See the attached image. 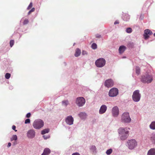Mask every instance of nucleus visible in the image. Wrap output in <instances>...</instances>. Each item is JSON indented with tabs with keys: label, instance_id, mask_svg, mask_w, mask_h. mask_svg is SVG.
<instances>
[{
	"label": "nucleus",
	"instance_id": "1",
	"mask_svg": "<svg viewBox=\"0 0 155 155\" xmlns=\"http://www.w3.org/2000/svg\"><path fill=\"white\" fill-rule=\"evenodd\" d=\"M129 128L120 127L118 130V132L120 139L124 140L127 138L129 136Z\"/></svg>",
	"mask_w": 155,
	"mask_h": 155
},
{
	"label": "nucleus",
	"instance_id": "2",
	"mask_svg": "<svg viewBox=\"0 0 155 155\" xmlns=\"http://www.w3.org/2000/svg\"><path fill=\"white\" fill-rule=\"evenodd\" d=\"M152 75L148 74L142 75L140 78V81L143 83H150L153 81Z\"/></svg>",
	"mask_w": 155,
	"mask_h": 155
},
{
	"label": "nucleus",
	"instance_id": "3",
	"mask_svg": "<svg viewBox=\"0 0 155 155\" xmlns=\"http://www.w3.org/2000/svg\"><path fill=\"white\" fill-rule=\"evenodd\" d=\"M44 121L40 119H37L34 120L32 124L34 128L37 130H39L44 126Z\"/></svg>",
	"mask_w": 155,
	"mask_h": 155
},
{
	"label": "nucleus",
	"instance_id": "4",
	"mask_svg": "<svg viewBox=\"0 0 155 155\" xmlns=\"http://www.w3.org/2000/svg\"><path fill=\"white\" fill-rule=\"evenodd\" d=\"M131 119L130 117L129 113L125 112L121 116V122L124 123H129Z\"/></svg>",
	"mask_w": 155,
	"mask_h": 155
},
{
	"label": "nucleus",
	"instance_id": "5",
	"mask_svg": "<svg viewBox=\"0 0 155 155\" xmlns=\"http://www.w3.org/2000/svg\"><path fill=\"white\" fill-rule=\"evenodd\" d=\"M140 97L141 94L140 93L139 90H136L133 92L132 95V99L134 102H139L140 100Z\"/></svg>",
	"mask_w": 155,
	"mask_h": 155
},
{
	"label": "nucleus",
	"instance_id": "6",
	"mask_svg": "<svg viewBox=\"0 0 155 155\" xmlns=\"http://www.w3.org/2000/svg\"><path fill=\"white\" fill-rule=\"evenodd\" d=\"M106 61L104 58H100L97 59L95 61L96 66L97 68H102L106 64Z\"/></svg>",
	"mask_w": 155,
	"mask_h": 155
},
{
	"label": "nucleus",
	"instance_id": "7",
	"mask_svg": "<svg viewBox=\"0 0 155 155\" xmlns=\"http://www.w3.org/2000/svg\"><path fill=\"white\" fill-rule=\"evenodd\" d=\"M126 145L129 149L133 150L137 146V143L134 139H131L128 140Z\"/></svg>",
	"mask_w": 155,
	"mask_h": 155
},
{
	"label": "nucleus",
	"instance_id": "8",
	"mask_svg": "<svg viewBox=\"0 0 155 155\" xmlns=\"http://www.w3.org/2000/svg\"><path fill=\"white\" fill-rule=\"evenodd\" d=\"M85 103V100L83 97H80L77 98L75 101V103L79 107L83 106Z\"/></svg>",
	"mask_w": 155,
	"mask_h": 155
},
{
	"label": "nucleus",
	"instance_id": "9",
	"mask_svg": "<svg viewBox=\"0 0 155 155\" xmlns=\"http://www.w3.org/2000/svg\"><path fill=\"white\" fill-rule=\"evenodd\" d=\"M119 90L116 87H113L108 92V95L110 97H116L118 94Z\"/></svg>",
	"mask_w": 155,
	"mask_h": 155
},
{
	"label": "nucleus",
	"instance_id": "10",
	"mask_svg": "<svg viewBox=\"0 0 155 155\" xmlns=\"http://www.w3.org/2000/svg\"><path fill=\"white\" fill-rule=\"evenodd\" d=\"M36 135L35 130L33 129L28 130L26 133V136L29 139H33L35 138Z\"/></svg>",
	"mask_w": 155,
	"mask_h": 155
},
{
	"label": "nucleus",
	"instance_id": "11",
	"mask_svg": "<svg viewBox=\"0 0 155 155\" xmlns=\"http://www.w3.org/2000/svg\"><path fill=\"white\" fill-rule=\"evenodd\" d=\"M153 34L152 31L149 29H146L144 30L143 36L145 39L147 40L149 37L150 36Z\"/></svg>",
	"mask_w": 155,
	"mask_h": 155
},
{
	"label": "nucleus",
	"instance_id": "12",
	"mask_svg": "<svg viewBox=\"0 0 155 155\" xmlns=\"http://www.w3.org/2000/svg\"><path fill=\"white\" fill-rule=\"evenodd\" d=\"M74 119L71 115L67 116L65 118V122L67 124L71 125L73 124Z\"/></svg>",
	"mask_w": 155,
	"mask_h": 155
},
{
	"label": "nucleus",
	"instance_id": "13",
	"mask_svg": "<svg viewBox=\"0 0 155 155\" xmlns=\"http://www.w3.org/2000/svg\"><path fill=\"white\" fill-rule=\"evenodd\" d=\"M104 84L106 87H110L113 86L114 82L111 79H108L105 81Z\"/></svg>",
	"mask_w": 155,
	"mask_h": 155
},
{
	"label": "nucleus",
	"instance_id": "14",
	"mask_svg": "<svg viewBox=\"0 0 155 155\" xmlns=\"http://www.w3.org/2000/svg\"><path fill=\"white\" fill-rule=\"evenodd\" d=\"M119 110L117 107L116 106L113 107L112 109V113L113 115L116 117L118 116L119 114Z\"/></svg>",
	"mask_w": 155,
	"mask_h": 155
},
{
	"label": "nucleus",
	"instance_id": "15",
	"mask_svg": "<svg viewBox=\"0 0 155 155\" xmlns=\"http://www.w3.org/2000/svg\"><path fill=\"white\" fill-rule=\"evenodd\" d=\"M107 107L105 105H102L100 108L99 110V113L100 114L104 113L107 110Z\"/></svg>",
	"mask_w": 155,
	"mask_h": 155
},
{
	"label": "nucleus",
	"instance_id": "16",
	"mask_svg": "<svg viewBox=\"0 0 155 155\" xmlns=\"http://www.w3.org/2000/svg\"><path fill=\"white\" fill-rule=\"evenodd\" d=\"M130 17V15L128 14L123 13L121 18L124 21H129Z\"/></svg>",
	"mask_w": 155,
	"mask_h": 155
},
{
	"label": "nucleus",
	"instance_id": "17",
	"mask_svg": "<svg viewBox=\"0 0 155 155\" xmlns=\"http://www.w3.org/2000/svg\"><path fill=\"white\" fill-rule=\"evenodd\" d=\"M78 116L81 120H85L87 117V114L84 112H81L78 114Z\"/></svg>",
	"mask_w": 155,
	"mask_h": 155
},
{
	"label": "nucleus",
	"instance_id": "18",
	"mask_svg": "<svg viewBox=\"0 0 155 155\" xmlns=\"http://www.w3.org/2000/svg\"><path fill=\"white\" fill-rule=\"evenodd\" d=\"M51 151L50 149L48 148H45L44 149L43 153L41 155H49L51 153Z\"/></svg>",
	"mask_w": 155,
	"mask_h": 155
},
{
	"label": "nucleus",
	"instance_id": "19",
	"mask_svg": "<svg viewBox=\"0 0 155 155\" xmlns=\"http://www.w3.org/2000/svg\"><path fill=\"white\" fill-rule=\"evenodd\" d=\"M126 48L124 45H121L119 48L118 51L120 54L123 53L126 50Z\"/></svg>",
	"mask_w": 155,
	"mask_h": 155
},
{
	"label": "nucleus",
	"instance_id": "20",
	"mask_svg": "<svg viewBox=\"0 0 155 155\" xmlns=\"http://www.w3.org/2000/svg\"><path fill=\"white\" fill-rule=\"evenodd\" d=\"M147 155H155V148L150 149L148 152Z\"/></svg>",
	"mask_w": 155,
	"mask_h": 155
},
{
	"label": "nucleus",
	"instance_id": "21",
	"mask_svg": "<svg viewBox=\"0 0 155 155\" xmlns=\"http://www.w3.org/2000/svg\"><path fill=\"white\" fill-rule=\"evenodd\" d=\"M81 54V50L79 48H77L75 50L74 56L76 57H78Z\"/></svg>",
	"mask_w": 155,
	"mask_h": 155
},
{
	"label": "nucleus",
	"instance_id": "22",
	"mask_svg": "<svg viewBox=\"0 0 155 155\" xmlns=\"http://www.w3.org/2000/svg\"><path fill=\"white\" fill-rule=\"evenodd\" d=\"M149 127L152 130H155V121H153L151 122L149 125Z\"/></svg>",
	"mask_w": 155,
	"mask_h": 155
},
{
	"label": "nucleus",
	"instance_id": "23",
	"mask_svg": "<svg viewBox=\"0 0 155 155\" xmlns=\"http://www.w3.org/2000/svg\"><path fill=\"white\" fill-rule=\"evenodd\" d=\"M50 130L49 128L45 129L41 131V134L42 135H44L45 134L48 133L49 132Z\"/></svg>",
	"mask_w": 155,
	"mask_h": 155
},
{
	"label": "nucleus",
	"instance_id": "24",
	"mask_svg": "<svg viewBox=\"0 0 155 155\" xmlns=\"http://www.w3.org/2000/svg\"><path fill=\"white\" fill-rule=\"evenodd\" d=\"M18 137L17 135L15 134L12 136L10 138L11 141H16L17 140Z\"/></svg>",
	"mask_w": 155,
	"mask_h": 155
},
{
	"label": "nucleus",
	"instance_id": "25",
	"mask_svg": "<svg viewBox=\"0 0 155 155\" xmlns=\"http://www.w3.org/2000/svg\"><path fill=\"white\" fill-rule=\"evenodd\" d=\"M150 140L153 143L155 144V134H152L151 135Z\"/></svg>",
	"mask_w": 155,
	"mask_h": 155
},
{
	"label": "nucleus",
	"instance_id": "26",
	"mask_svg": "<svg viewBox=\"0 0 155 155\" xmlns=\"http://www.w3.org/2000/svg\"><path fill=\"white\" fill-rule=\"evenodd\" d=\"M135 72L136 74L139 75L140 74V69L138 66H136L135 68Z\"/></svg>",
	"mask_w": 155,
	"mask_h": 155
},
{
	"label": "nucleus",
	"instance_id": "27",
	"mask_svg": "<svg viewBox=\"0 0 155 155\" xmlns=\"http://www.w3.org/2000/svg\"><path fill=\"white\" fill-rule=\"evenodd\" d=\"M134 43L132 42H129L127 44V46L129 48H133L134 46Z\"/></svg>",
	"mask_w": 155,
	"mask_h": 155
},
{
	"label": "nucleus",
	"instance_id": "28",
	"mask_svg": "<svg viewBox=\"0 0 155 155\" xmlns=\"http://www.w3.org/2000/svg\"><path fill=\"white\" fill-rule=\"evenodd\" d=\"M90 150L92 151L93 153H96V148L95 146H91L90 147Z\"/></svg>",
	"mask_w": 155,
	"mask_h": 155
},
{
	"label": "nucleus",
	"instance_id": "29",
	"mask_svg": "<svg viewBox=\"0 0 155 155\" xmlns=\"http://www.w3.org/2000/svg\"><path fill=\"white\" fill-rule=\"evenodd\" d=\"M62 104L63 106L66 107L68 104V101L66 100H64L62 101Z\"/></svg>",
	"mask_w": 155,
	"mask_h": 155
},
{
	"label": "nucleus",
	"instance_id": "30",
	"mask_svg": "<svg viewBox=\"0 0 155 155\" xmlns=\"http://www.w3.org/2000/svg\"><path fill=\"white\" fill-rule=\"evenodd\" d=\"M112 152V150L111 148H110L107 150L106 152L107 155H110Z\"/></svg>",
	"mask_w": 155,
	"mask_h": 155
},
{
	"label": "nucleus",
	"instance_id": "31",
	"mask_svg": "<svg viewBox=\"0 0 155 155\" xmlns=\"http://www.w3.org/2000/svg\"><path fill=\"white\" fill-rule=\"evenodd\" d=\"M91 47L93 49H95L97 48V45L96 43H94L91 45Z\"/></svg>",
	"mask_w": 155,
	"mask_h": 155
},
{
	"label": "nucleus",
	"instance_id": "32",
	"mask_svg": "<svg viewBox=\"0 0 155 155\" xmlns=\"http://www.w3.org/2000/svg\"><path fill=\"white\" fill-rule=\"evenodd\" d=\"M126 31L128 33H130L132 32V29L131 28H126Z\"/></svg>",
	"mask_w": 155,
	"mask_h": 155
},
{
	"label": "nucleus",
	"instance_id": "33",
	"mask_svg": "<svg viewBox=\"0 0 155 155\" xmlns=\"http://www.w3.org/2000/svg\"><path fill=\"white\" fill-rule=\"evenodd\" d=\"M11 77V74L7 73L5 75V78L6 79H9Z\"/></svg>",
	"mask_w": 155,
	"mask_h": 155
},
{
	"label": "nucleus",
	"instance_id": "34",
	"mask_svg": "<svg viewBox=\"0 0 155 155\" xmlns=\"http://www.w3.org/2000/svg\"><path fill=\"white\" fill-rule=\"evenodd\" d=\"M29 20L28 19H25L23 23V24L24 25H26L29 23Z\"/></svg>",
	"mask_w": 155,
	"mask_h": 155
},
{
	"label": "nucleus",
	"instance_id": "35",
	"mask_svg": "<svg viewBox=\"0 0 155 155\" xmlns=\"http://www.w3.org/2000/svg\"><path fill=\"white\" fill-rule=\"evenodd\" d=\"M14 44V41L13 40H11L10 41V45L11 47H12Z\"/></svg>",
	"mask_w": 155,
	"mask_h": 155
},
{
	"label": "nucleus",
	"instance_id": "36",
	"mask_svg": "<svg viewBox=\"0 0 155 155\" xmlns=\"http://www.w3.org/2000/svg\"><path fill=\"white\" fill-rule=\"evenodd\" d=\"M35 8H32L31 10H30L28 12V15H29L31 13L33 12H34L35 10Z\"/></svg>",
	"mask_w": 155,
	"mask_h": 155
},
{
	"label": "nucleus",
	"instance_id": "37",
	"mask_svg": "<svg viewBox=\"0 0 155 155\" xmlns=\"http://www.w3.org/2000/svg\"><path fill=\"white\" fill-rule=\"evenodd\" d=\"M30 123V120L29 118L26 119L25 121V124H28Z\"/></svg>",
	"mask_w": 155,
	"mask_h": 155
},
{
	"label": "nucleus",
	"instance_id": "38",
	"mask_svg": "<svg viewBox=\"0 0 155 155\" xmlns=\"http://www.w3.org/2000/svg\"><path fill=\"white\" fill-rule=\"evenodd\" d=\"M43 136V137L45 140H47L50 137V136L49 135H48L46 136L45 135H44Z\"/></svg>",
	"mask_w": 155,
	"mask_h": 155
},
{
	"label": "nucleus",
	"instance_id": "39",
	"mask_svg": "<svg viewBox=\"0 0 155 155\" xmlns=\"http://www.w3.org/2000/svg\"><path fill=\"white\" fill-rule=\"evenodd\" d=\"M32 6V3L31 2L30 3L29 5H28V7L27 8V10L30 9H31V8Z\"/></svg>",
	"mask_w": 155,
	"mask_h": 155
},
{
	"label": "nucleus",
	"instance_id": "40",
	"mask_svg": "<svg viewBox=\"0 0 155 155\" xmlns=\"http://www.w3.org/2000/svg\"><path fill=\"white\" fill-rule=\"evenodd\" d=\"M31 114L30 112L28 113L26 115V117L29 118L31 116Z\"/></svg>",
	"mask_w": 155,
	"mask_h": 155
},
{
	"label": "nucleus",
	"instance_id": "41",
	"mask_svg": "<svg viewBox=\"0 0 155 155\" xmlns=\"http://www.w3.org/2000/svg\"><path fill=\"white\" fill-rule=\"evenodd\" d=\"M87 54V52L86 51L83 50L82 51V54L83 55H85Z\"/></svg>",
	"mask_w": 155,
	"mask_h": 155
},
{
	"label": "nucleus",
	"instance_id": "42",
	"mask_svg": "<svg viewBox=\"0 0 155 155\" xmlns=\"http://www.w3.org/2000/svg\"><path fill=\"white\" fill-rule=\"evenodd\" d=\"M16 126L15 125H13L12 126V129L13 130H14L15 132H17V130H16Z\"/></svg>",
	"mask_w": 155,
	"mask_h": 155
},
{
	"label": "nucleus",
	"instance_id": "43",
	"mask_svg": "<svg viewBox=\"0 0 155 155\" xmlns=\"http://www.w3.org/2000/svg\"><path fill=\"white\" fill-rule=\"evenodd\" d=\"M95 37L96 38H100L101 37V35L97 34L95 35Z\"/></svg>",
	"mask_w": 155,
	"mask_h": 155
},
{
	"label": "nucleus",
	"instance_id": "44",
	"mask_svg": "<svg viewBox=\"0 0 155 155\" xmlns=\"http://www.w3.org/2000/svg\"><path fill=\"white\" fill-rule=\"evenodd\" d=\"M144 18L143 15L141 14L140 17V19L142 20Z\"/></svg>",
	"mask_w": 155,
	"mask_h": 155
},
{
	"label": "nucleus",
	"instance_id": "45",
	"mask_svg": "<svg viewBox=\"0 0 155 155\" xmlns=\"http://www.w3.org/2000/svg\"><path fill=\"white\" fill-rule=\"evenodd\" d=\"M119 23V21L118 20H117L114 21V25H116L118 24Z\"/></svg>",
	"mask_w": 155,
	"mask_h": 155
},
{
	"label": "nucleus",
	"instance_id": "46",
	"mask_svg": "<svg viewBox=\"0 0 155 155\" xmlns=\"http://www.w3.org/2000/svg\"><path fill=\"white\" fill-rule=\"evenodd\" d=\"M11 143L10 142L8 143V145L7 146V147L9 148L11 146Z\"/></svg>",
	"mask_w": 155,
	"mask_h": 155
},
{
	"label": "nucleus",
	"instance_id": "47",
	"mask_svg": "<svg viewBox=\"0 0 155 155\" xmlns=\"http://www.w3.org/2000/svg\"><path fill=\"white\" fill-rule=\"evenodd\" d=\"M17 144V142L16 141H14L13 142V146H15Z\"/></svg>",
	"mask_w": 155,
	"mask_h": 155
},
{
	"label": "nucleus",
	"instance_id": "48",
	"mask_svg": "<svg viewBox=\"0 0 155 155\" xmlns=\"http://www.w3.org/2000/svg\"><path fill=\"white\" fill-rule=\"evenodd\" d=\"M72 155H80L79 153L76 152L73 153Z\"/></svg>",
	"mask_w": 155,
	"mask_h": 155
},
{
	"label": "nucleus",
	"instance_id": "49",
	"mask_svg": "<svg viewBox=\"0 0 155 155\" xmlns=\"http://www.w3.org/2000/svg\"><path fill=\"white\" fill-rule=\"evenodd\" d=\"M9 89L10 90H12L13 89V86H9Z\"/></svg>",
	"mask_w": 155,
	"mask_h": 155
},
{
	"label": "nucleus",
	"instance_id": "50",
	"mask_svg": "<svg viewBox=\"0 0 155 155\" xmlns=\"http://www.w3.org/2000/svg\"><path fill=\"white\" fill-rule=\"evenodd\" d=\"M64 65H65V66L66 65H67V63H66V62H64Z\"/></svg>",
	"mask_w": 155,
	"mask_h": 155
},
{
	"label": "nucleus",
	"instance_id": "51",
	"mask_svg": "<svg viewBox=\"0 0 155 155\" xmlns=\"http://www.w3.org/2000/svg\"><path fill=\"white\" fill-rule=\"evenodd\" d=\"M153 35L155 37V33L153 34Z\"/></svg>",
	"mask_w": 155,
	"mask_h": 155
},
{
	"label": "nucleus",
	"instance_id": "52",
	"mask_svg": "<svg viewBox=\"0 0 155 155\" xmlns=\"http://www.w3.org/2000/svg\"><path fill=\"white\" fill-rule=\"evenodd\" d=\"M75 45V43H74L73 44V46H74Z\"/></svg>",
	"mask_w": 155,
	"mask_h": 155
},
{
	"label": "nucleus",
	"instance_id": "53",
	"mask_svg": "<svg viewBox=\"0 0 155 155\" xmlns=\"http://www.w3.org/2000/svg\"><path fill=\"white\" fill-rule=\"evenodd\" d=\"M123 58H126V57H123Z\"/></svg>",
	"mask_w": 155,
	"mask_h": 155
},
{
	"label": "nucleus",
	"instance_id": "54",
	"mask_svg": "<svg viewBox=\"0 0 155 155\" xmlns=\"http://www.w3.org/2000/svg\"><path fill=\"white\" fill-rule=\"evenodd\" d=\"M3 79L4 80H5V78H3Z\"/></svg>",
	"mask_w": 155,
	"mask_h": 155
}]
</instances>
